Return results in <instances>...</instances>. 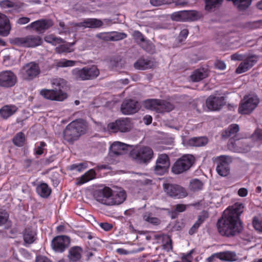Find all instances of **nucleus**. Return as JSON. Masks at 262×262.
Returning <instances> with one entry per match:
<instances>
[{
    "label": "nucleus",
    "mask_w": 262,
    "mask_h": 262,
    "mask_svg": "<svg viewBox=\"0 0 262 262\" xmlns=\"http://www.w3.org/2000/svg\"><path fill=\"white\" fill-rule=\"evenodd\" d=\"M244 208L242 203H236L224 211L216 224L220 235L231 237L241 232L242 226L240 216L244 211Z\"/></svg>",
    "instance_id": "f257e3e1"
},
{
    "label": "nucleus",
    "mask_w": 262,
    "mask_h": 262,
    "mask_svg": "<svg viewBox=\"0 0 262 262\" xmlns=\"http://www.w3.org/2000/svg\"><path fill=\"white\" fill-rule=\"evenodd\" d=\"M87 129L86 122L82 119H77L69 123L63 132V138L64 141L69 143L77 140Z\"/></svg>",
    "instance_id": "f03ea898"
},
{
    "label": "nucleus",
    "mask_w": 262,
    "mask_h": 262,
    "mask_svg": "<svg viewBox=\"0 0 262 262\" xmlns=\"http://www.w3.org/2000/svg\"><path fill=\"white\" fill-rule=\"evenodd\" d=\"M54 89L52 90L43 89L40 92V94L45 98L50 100L62 101L67 96L62 89L66 85V81L61 78H55L52 81Z\"/></svg>",
    "instance_id": "7ed1b4c3"
},
{
    "label": "nucleus",
    "mask_w": 262,
    "mask_h": 262,
    "mask_svg": "<svg viewBox=\"0 0 262 262\" xmlns=\"http://www.w3.org/2000/svg\"><path fill=\"white\" fill-rule=\"evenodd\" d=\"M99 70L95 65L86 66L82 69L75 68L72 71L73 77L77 80L94 79L99 76Z\"/></svg>",
    "instance_id": "20e7f679"
},
{
    "label": "nucleus",
    "mask_w": 262,
    "mask_h": 262,
    "mask_svg": "<svg viewBox=\"0 0 262 262\" xmlns=\"http://www.w3.org/2000/svg\"><path fill=\"white\" fill-rule=\"evenodd\" d=\"M154 151L148 146H143L139 148L134 149L130 152V157L137 162L147 163L153 158Z\"/></svg>",
    "instance_id": "39448f33"
},
{
    "label": "nucleus",
    "mask_w": 262,
    "mask_h": 262,
    "mask_svg": "<svg viewBox=\"0 0 262 262\" xmlns=\"http://www.w3.org/2000/svg\"><path fill=\"white\" fill-rule=\"evenodd\" d=\"M259 99L257 96L248 95L245 96L239 104L238 112L241 114L251 113L259 103Z\"/></svg>",
    "instance_id": "423d86ee"
},
{
    "label": "nucleus",
    "mask_w": 262,
    "mask_h": 262,
    "mask_svg": "<svg viewBox=\"0 0 262 262\" xmlns=\"http://www.w3.org/2000/svg\"><path fill=\"white\" fill-rule=\"evenodd\" d=\"M128 146V144L119 141L114 142L110 147L108 158L111 160L119 161L123 155L127 152Z\"/></svg>",
    "instance_id": "0eeeda50"
},
{
    "label": "nucleus",
    "mask_w": 262,
    "mask_h": 262,
    "mask_svg": "<svg viewBox=\"0 0 262 262\" xmlns=\"http://www.w3.org/2000/svg\"><path fill=\"white\" fill-rule=\"evenodd\" d=\"M203 17L201 12L196 10L181 11L174 12L171 18L175 21H196Z\"/></svg>",
    "instance_id": "6e6552de"
},
{
    "label": "nucleus",
    "mask_w": 262,
    "mask_h": 262,
    "mask_svg": "<svg viewBox=\"0 0 262 262\" xmlns=\"http://www.w3.org/2000/svg\"><path fill=\"white\" fill-rule=\"evenodd\" d=\"M41 73L38 63L32 61L26 63L21 70L23 78L26 80H32L38 77Z\"/></svg>",
    "instance_id": "1a4fd4ad"
},
{
    "label": "nucleus",
    "mask_w": 262,
    "mask_h": 262,
    "mask_svg": "<svg viewBox=\"0 0 262 262\" xmlns=\"http://www.w3.org/2000/svg\"><path fill=\"white\" fill-rule=\"evenodd\" d=\"M132 127L131 120L128 118L118 119L115 122L108 124L107 126V129L113 133L128 132L130 131Z\"/></svg>",
    "instance_id": "9d476101"
},
{
    "label": "nucleus",
    "mask_w": 262,
    "mask_h": 262,
    "mask_svg": "<svg viewBox=\"0 0 262 262\" xmlns=\"http://www.w3.org/2000/svg\"><path fill=\"white\" fill-rule=\"evenodd\" d=\"M163 188L168 195L174 199L184 198L188 194L186 189L178 185L164 184Z\"/></svg>",
    "instance_id": "9b49d317"
},
{
    "label": "nucleus",
    "mask_w": 262,
    "mask_h": 262,
    "mask_svg": "<svg viewBox=\"0 0 262 262\" xmlns=\"http://www.w3.org/2000/svg\"><path fill=\"white\" fill-rule=\"evenodd\" d=\"M70 238L66 235H58L51 241V247L56 252L62 253L69 247Z\"/></svg>",
    "instance_id": "f8f14e48"
},
{
    "label": "nucleus",
    "mask_w": 262,
    "mask_h": 262,
    "mask_svg": "<svg viewBox=\"0 0 262 262\" xmlns=\"http://www.w3.org/2000/svg\"><path fill=\"white\" fill-rule=\"evenodd\" d=\"M112 189L107 186H104L102 189L96 190L94 192V199L100 203L110 206V199Z\"/></svg>",
    "instance_id": "ddd939ff"
},
{
    "label": "nucleus",
    "mask_w": 262,
    "mask_h": 262,
    "mask_svg": "<svg viewBox=\"0 0 262 262\" xmlns=\"http://www.w3.org/2000/svg\"><path fill=\"white\" fill-rule=\"evenodd\" d=\"M17 82L16 75L10 71L0 73V86L9 88L14 86Z\"/></svg>",
    "instance_id": "4468645a"
},
{
    "label": "nucleus",
    "mask_w": 262,
    "mask_h": 262,
    "mask_svg": "<svg viewBox=\"0 0 262 262\" xmlns=\"http://www.w3.org/2000/svg\"><path fill=\"white\" fill-rule=\"evenodd\" d=\"M53 25L51 19H41L35 21L27 26V28H31L38 33H42Z\"/></svg>",
    "instance_id": "2eb2a0df"
},
{
    "label": "nucleus",
    "mask_w": 262,
    "mask_h": 262,
    "mask_svg": "<svg viewBox=\"0 0 262 262\" xmlns=\"http://www.w3.org/2000/svg\"><path fill=\"white\" fill-rule=\"evenodd\" d=\"M206 104L210 111H219L225 104L224 97L210 96L206 101Z\"/></svg>",
    "instance_id": "dca6fc26"
},
{
    "label": "nucleus",
    "mask_w": 262,
    "mask_h": 262,
    "mask_svg": "<svg viewBox=\"0 0 262 262\" xmlns=\"http://www.w3.org/2000/svg\"><path fill=\"white\" fill-rule=\"evenodd\" d=\"M139 109L138 102L133 99L125 100L121 106V111L124 115L135 114Z\"/></svg>",
    "instance_id": "f3484780"
},
{
    "label": "nucleus",
    "mask_w": 262,
    "mask_h": 262,
    "mask_svg": "<svg viewBox=\"0 0 262 262\" xmlns=\"http://www.w3.org/2000/svg\"><path fill=\"white\" fill-rule=\"evenodd\" d=\"M126 198V192L122 188H119L116 190H112L110 206L120 205L124 202Z\"/></svg>",
    "instance_id": "a211bd4d"
},
{
    "label": "nucleus",
    "mask_w": 262,
    "mask_h": 262,
    "mask_svg": "<svg viewBox=\"0 0 262 262\" xmlns=\"http://www.w3.org/2000/svg\"><path fill=\"white\" fill-rule=\"evenodd\" d=\"M257 61V58L255 56L248 57L239 64L236 70V72L238 74H241L247 71L256 63Z\"/></svg>",
    "instance_id": "6ab92c4d"
},
{
    "label": "nucleus",
    "mask_w": 262,
    "mask_h": 262,
    "mask_svg": "<svg viewBox=\"0 0 262 262\" xmlns=\"http://www.w3.org/2000/svg\"><path fill=\"white\" fill-rule=\"evenodd\" d=\"M235 254L232 252H224L214 253L207 258L208 262H214L215 258L220 259L222 260L232 261L235 260Z\"/></svg>",
    "instance_id": "aec40b11"
},
{
    "label": "nucleus",
    "mask_w": 262,
    "mask_h": 262,
    "mask_svg": "<svg viewBox=\"0 0 262 262\" xmlns=\"http://www.w3.org/2000/svg\"><path fill=\"white\" fill-rule=\"evenodd\" d=\"M103 22L97 18H86L83 21L76 23L75 26L78 27H83L84 28H98L103 25Z\"/></svg>",
    "instance_id": "412c9836"
},
{
    "label": "nucleus",
    "mask_w": 262,
    "mask_h": 262,
    "mask_svg": "<svg viewBox=\"0 0 262 262\" xmlns=\"http://www.w3.org/2000/svg\"><path fill=\"white\" fill-rule=\"evenodd\" d=\"M155 62L149 58H140L134 64L136 69L139 70H145L152 68L155 66Z\"/></svg>",
    "instance_id": "4be33fe9"
},
{
    "label": "nucleus",
    "mask_w": 262,
    "mask_h": 262,
    "mask_svg": "<svg viewBox=\"0 0 262 262\" xmlns=\"http://www.w3.org/2000/svg\"><path fill=\"white\" fill-rule=\"evenodd\" d=\"M83 249L79 246L72 247L69 250L68 258L71 262H77L80 260Z\"/></svg>",
    "instance_id": "5701e85b"
},
{
    "label": "nucleus",
    "mask_w": 262,
    "mask_h": 262,
    "mask_svg": "<svg viewBox=\"0 0 262 262\" xmlns=\"http://www.w3.org/2000/svg\"><path fill=\"white\" fill-rule=\"evenodd\" d=\"M96 173L94 169H91L81 177L77 178L76 183L77 185H81L96 178Z\"/></svg>",
    "instance_id": "b1692460"
},
{
    "label": "nucleus",
    "mask_w": 262,
    "mask_h": 262,
    "mask_svg": "<svg viewBox=\"0 0 262 262\" xmlns=\"http://www.w3.org/2000/svg\"><path fill=\"white\" fill-rule=\"evenodd\" d=\"M11 29L9 20L5 15H0V35L7 36Z\"/></svg>",
    "instance_id": "393cba45"
},
{
    "label": "nucleus",
    "mask_w": 262,
    "mask_h": 262,
    "mask_svg": "<svg viewBox=\"0 0 262 262\" xmlns=\"http://www.w3.org/2000/svg\"><path fill=\"white\" fill-rule=\"evenodd\" d=\"M17 107L14 105H6L0 109V117L7 119L12 116L17 111Z\"/></svg>",
    "instance_id": "a878e982"
},
{
    "label": "nucleus",
    "mask_w": 262,
    "mask_h": 262,
    "mask_svg": "<svg viewBox=\"0 0 262 262\" xmlns=\"http://www.w3.org/2000/svg\"><path fill=\"white\" fill-rule=\"evenodd\" d=\"M27 48H34L40 46L42 40L40 36L37 35H28L26 36Z\"/></svg>",
    "instance_id": "bb28decb"
},
{
    "label": "nucleus",
    "mask_w": 262,
    "mask_h": 262,
    "mask_svg": "<svg viewBox=\"0 0 262 262\" xmlns=\"http://www.w3.org/2000/svg\"><path fill=\"white\" fill-rule=\"evenodd\" d=\"M39 195L43 198H48L51 193V188L45 183L39 184L36 188Z\"/></svg>",
    "instance_id": "cd10ccee"
},
{
    "label": "nucleus",
    "mask_w": 262,
    "mask_h": 262,
    "mask_svg": "<svg viewBox=\"0 0 262 262\" xmlns=\"http://www.w3.org/2000/svg\"><path fill=\"white\" fill-rule=\"evenodd\" d=\"M36 232L30 227L26 228L23 234V238L26 244H31L35 241Z\"/></svg>",
    "instance_id": "c85d7f7f"
},
{
    "label": "nucleus",
    "mask_w": 262,
    "mask_h": 262,
    "mask_svg": "<svg viewBox=\"0 0 262 262\" xmlns=\"http://www.w3.org/2000/svg\"><path fill=\"white\" fill-rule=\"evenodd\" d=\"M239 129V126L236 124H232L222 133V136L224 138L229 137L234 138Z\"/></svg>",
    "instance_id": "c756f323"
},
{
    "label": "nucleus",
    "mask_w": 262,
    "mask_h": 262,
    "mask_svg": "<svg viewBox=\"0 0 262 262\" xmlns=\"http://www.w3.org/2000/svg\"><path fill=\"white\" fill-rule=\"evenodd\" d=\"M207 76V70L202 68L195 70L191 75L190 77L193 81L198 82L206 78Z\"/></svg>",
    "instance_id": "7c9ffc66"
},
{
    "label": "nucleus",
    "mask_w": 262,
    "mask_h": 262,
    "mask_svg": "<svg viewBox=\"0 0 262 262\" xmlns=\"http://www.w3.org/2000/svg\"><path fill=\"white\" fill-rule=\"evenodd\" d=\"M172 2L174 3L176 5H185L187 3L186 0H150V3L154 6L169 4Z\"/></svg>",
    "instance_id": "2f4dec72"
},
{
    "label": "nucleus",
    "mask_w": 262,
    "mask_h": 262,
    "mask_svg": "<svg viewBox=\"0 0 262 262\" xmlns=\"http://www.w3.org/2000/svg\"><path fill=\"white\" fill-rule=\"evenodd\" d=\"M208 143V139L205 137H193L187 141V144L191 146L200 147L205 146Z\"/></svg>",
    "instance_id": "473e14b6"
},
{
    "label": "nucleus",
    "mask_w": 262,
    "mask_h": 262,
    "mask_svg": "<svg viewBox=\"0 0 262 262\" xmlns=\"http://www.w3.org/2000/svg\"><path fill=\"white\" fill-rule=\"evenodd\" d=\"M159 99H148L144 101V105L147 109L159 113Z\"/></svg>",
    "instance_id": "72a5a7b5"
},
{
    "label": "nucleus",
    "mask_w": 262,
    "mask_h": 262,
    "mask_svg": "<svg viewBox=\"0 0 262 262\" xmlns=\"http://www.w3.org/2000/svg\"><path fill=\"white\" fill-rule=\"evenodd\" d=\"M143 219L144 221L148 222L153 225H159L161 223V220L152 215V213L150 212H145L143 214Z\"/></svg>",
    "instance_id": "f704fd0d"
},
{
    "label": "nucleus",
    "mask_w": 262,
    "mask_h": 262,
    "mask_svg": "<svg viewBox=\"0 0 262 262\" xmlns=\"http://www.w3.org/2000/svg\"><path fill=\"white\" fill-rule=\"evenodd\" d=\"M173 108L174 106L170 102L165 100H160L159 113H163L165 112H169Z\"/></svg>",
    "instance_id": "c9c22d12"
},
{
    "label": "nucleus",
    "mask_w": 262,
    "mask_h": 262,
    "mask_svg": "<svg viewBox=\"0 0 262 262\" xmlns=\"http://www.w3.org/2000/svg\"><path fill=\"white\" fill-rule=\"evenodd\" d=\"M25 135L23 132L17 133L12 139L13 143L16 146L22 147L25 144Z\"/></svg>",
    "instance_id": "e433bc0d"
},
{
    "label": "nucleus",
    "mask_w": 262,
    "mask_h": 262,
    "mask_svg": "<svg viewBox=\"0 0 262 262\" xmlns=\"http://www.w3.org/2000/svg\"><path fill=\"white\" fill-rule=\"evenodd\" d=\"M212 162L216 164H230L232 162V159L230 156L221 155L212 158Z\"/></svg>",
    "instance_id": "4c0bfd02"
},
{
    "label": "nucleus",
    "mask_w": 262,
    "mask_h": 262,
    "mask_svg": "<svg viewBox=\"0 0 262 262\" xmlns=\"http://www.w3.org/2000/svg\"><path fill=\"white\" fill-rule=\"evenodd\" d=\"M195 158L192 155H184L178 159L174 164H194Z\"/></svg>",
    "instance_id": "58836bf2"
},
{
    "label": "nucleus",
    "mask_w": 262,
    "mask_h": 262,
    "mask_svg": "<svg viewBox=\"0 0 262 262\" xmlns=\"http://www.w3.org/2000/svg\"><path fill=\"white\" fill-rule=\"evenodd\" d=\"M203 185V183L201 180L194 179L190 182L189 188L191 191L195 192L202 190Z\"/></svg>",
    "instance_id": "ea45409f"
},
{
    "label": "nucleus",
    "mask_w": 262,
    "mask_h": 262,
    "mask_svg": "<svg viewBox=\"0 0 262 262\" xmlns=\"http://www.w3.org/2000/svg\"><path fill=\"white\" fill-rule=\"evenodd\" d=\"M193 165H173L171 170L175 174L181 173L188 170Z\"/></svg>",
    "instance_id": "a19ab883"
},
{
    "label": "nucleus",
    "mask_w": 262,
    "mask_h": 262,
    "mask_svg": "<svg viewBox=\"0 0 262 262\" xmlns=\"http://www.w3.org/2000/svg\"><path fill=\"white\" fill-rule=\"evenodd\" d=\"M229 165H217L216 168L217 173L222 177L228 176L230 171Z\"/></svg>",
    "instance_id": "79ce46f5"
},
{
    "label": "nucleus",
    "mask_w": 262,
    "mask_h": 262,
    "mask_svg": "<svg viewBox=\"0 0 262 262\" xmlns=\"http://www.w3.org/2000/svg\"><path fill=\"white\" fill-rule=\"evenodd\" d=\"M127 34L124 33H120L117 32H112L106 39L110 41H118L125 38Z\"/></svg>",
    "instance_id": "37998d69"
},
{
    "label": "nucleus",
    "mask_w": 262,
    "mask_h": 262,
    "mask_svg": "<svg viewBox=\"0 0 262 262\" xmlns=\"http://www.w3.org/2000/svg\"><path fill=\"white\" fill-rule=\"evenodd\" d=\"M75 64V61L63 59L55 62V66L57 68L68 67L74 66Z\"/></svg>",
    "instance_id": "c03bdc74"
},
{
    "label": "nucleus",
    "mask_w": 262,
    "mask_h": 262,
    "mask_svg": "<svg viewBox=\"0 0 262 262\" xmlns=\"http://www.w3.org/2000/svg\"><path fill=\"white\" fill-rule=\"evenodd\" d=\"M45 40L54 46H56L57 44H60L64 42L62 38L55 37L52 35L45 37Z\"/></svg>",
    "instance_id": "a18cd8bd"
},
{
    "label": "nucleus",
    "mask_w": 262,
    "mask_h": 262,
    "mask_svg": "<svg viewBox=\"0 0 262 262\" xmlns=\"http://www.w3.org/2000/svg\"><path fill=\"white\" fill-rule=\"evenodd\" d=\"M223 0H205V10L210 11L212 9L215 8L220 4Z\"/></svg>",
    "instance_id": "49530a36"
},
{
    "label": "nucleus",
    "mask_w": 262,
    "mask_h": 262,
    "mask_svg": "<svg viewBox=\"0 0 262 262\" xmlns=\"http://www.w3.org/2000/svg\"><path fill=\"white\" fill-rule=\"evenodd\" d=\"M10 42L13 45L26 47V37H15L10 39Z\"/></svg>",
    "instance_id": "de8ad7c7"
},
{
    "label": "nucleus",
    "mask_w": 262,
    "mask_h": 262,
    "mask_svg": "<svg viewBox=\"0 0 262 262\" xmlns=\"http://www.w3.org/2000/svg\"><path fill=\"white\" fill-rule=\"evenodd\" d=\"M252 224L254 228L257 231L262 232V219L254 216L253 219Z\"/></svg>",
    "instance_id": "09e8293b"
},
{
    "label": "nucleus",
    "mask_w": 262,
    "mask_h": 262,
    "mask_svg": "<svg viewBox=\"0 0 262 262\" xmlns=\"http://www.w3.org/2000/svg\"><path fill=\"white\" fill-rule=\"evenodd\" d=\"M9 217V214L6 210L0 209V226L5 224Z\"/></svg>",
    "instance_id": "8fccbe9b"
},
{
    "label": "nucleus",
    "mask_w": 262,
    "mask_h": 262,
    "mask_svg": "<svg viewBox=\"0 0 262 262\" xmlns=\"http://www.w3.org/2000/svg\"><path fill=\"white\" fill-rule=\"evenodd\" d=\"M170 165H165L162 166L161 165H156L155 171L156 174L159 175L164 174L167 170Z\"/></svg>",
    "instance_id": "3c124183"
},
{
    "label": "nucleus",
    "mask_w": 262,
    "mask_h": 262,
    "mask_svg": "<svg viewBox=\"0 0 262 262\" xmlns=\"http://www.w3.org/2000/svg\"><path fill=\"white\" fill-rule=\"evenodd\" d=\"M46 146V143L44 142H40L39 143L36 144V147L34 149V153L36 155H41L43 153L45 147Z\"/></svg>",
    "instance_id": "603ef678"
},
{
    "label": "nucleus",
    "mask_w": 262,
    "mask_h": 262,
    "mask_svg": "<svg viewBox=\"0 0 262 262\" xmlns=\"http://www.w3.org/2000/svg\"><path fill=\"white\" fill-rule=\"evenodd\" d=\"M169 164V159L166 154L159 155L156 161V164Z\"/></svg>",
    "instance_id": "864d4df0"
},
{
    "label": "nucleus",
    "mask_w": 262,
    "mask_h": 262,
    "mask_svg": "<svg viewBox=\"0 0 262 262\" xmlns=\"http://www.w3.org/2000/svg\"><path fill=\"white\" fill-rule=\"evenodd\" d=\"M111 64L116 68H121L124 64V61L120 57H116L111 61Z\"/></svg>",
    "instance_id": "5fc2aeb1"
},
{
    "label": "nucleus",
    "mask_w": 262,
    "mask_h": 262,
    "mask_svg": "<svg viewBox=\"0 0 262 262\" xmlns=\"http://www.w3.org/2000/svg\"><path fill=\"white\" fill-rule=\"evenodd\" d=\"M165 242L164 244V248L167 251H170L172 250V239L168 235H167L164 238Z\"/></svg>",
    "instance_id": "6e6d98bb"
},
{
    "label": "nucleus",
    "mask_w": 262,
    "mask_h": 262,
    "mask_svg": "<svg viewBox=\"0 0 262 262\" xmlns=\"http://www.w3.org/2000/svg\"><path fill=\"white\" fill-rule=\"evenodd\" d=\"M70 45H61L55 48L56 53L61 54L64 52H70Z\"/></svg>",
    "instance_id": "4d7b16f0"
},
{
    "label": "nucleus",
    "mask_w": 262,
    "mask_h": 262,
    "mask_svg": "<svg viewBox=\"0 0 262 262\" xmlns=\"http://www.w3.org/2000/svg\"><path fill=\"white\" fill-rule=\"evenodd\" d=\"M251 138L255 141H261L262 140V130L256 129L252 134Z\"/></svg>",
    "instance_id": "13d9d810"
},
{
    "label": "nucleus",
    "mask_w": 262,
    "mask_h": 262,
    "mask_svg": "<svg viewBox=\"0 0 262 262\" xmlns=\"http://www.w3.org/2000/svg\"><path fill=\"white\" fill-rule=\"evenodd\" d=\"M133 36L137 42L139 41L144 42L145 41L143 34L139 31H134L133 33Z\"/></svg>",
    "instance_id": "bf43d9fd"
},
{
    "label": "nucleus",
    "mask_w": 262,
    "mask_h": 262,
    "mask_svg": "<svg viewBox=\"0 0 262 262\" xmlns=\"http://www.w3.org/2000/svg\"><path fill=\"white\" fill-rule=\"evenodd\" d=\"M261 26H262V20H259L257 21L249 22L248 24L247 27L251 29H255L260 28Z\"/></svg>",
    "instance_id": "052dcab7"
},
{
    "label": "nucleus",
    "mask_w": 262,
    "mask_h": 262,
    "mask_svg": "<svg viewBox=\"0 0 262 262\" xmlns=\"http://www.w3.org/2000/svg\"><path fill=\"white\" fill-rule=\"evenodd\" d=\"M188 30L187 29L182 30L178 36V39L179 42H182L187 37Z\"/></svg>",
    "instance_id": "680f3d73"
},
{
    "label": "nucleus",
    "mask_w": 262,
    "mask_h": 262,
    "mask_svg": "<svg viewBox=\"0 0 262 262\" xmlns=\"http://www.w3.org/2000/svg\"><path fill=\"white\" fill-rule=\"evenodd\" d=\"M99 226L105 231L111 230L113 227L112 224L106 222L100 223Z\"/></svg>",
    "instance_id": "e2e57ef3"
},
{
    "label": "nucleus",
    "mask_w": 262,
    "mask_h": 262,
    "mask_svg": "<svg viewBox=\"0 0 262 262\" xmlns=\"http://www.w3.org/2000/svg\"><path fill=\"white\" fill-rule=\"evenodd\" d=\"M215 67L221 70H224L226 68V64L223 61L217 60L214 63Z\"/></svg>",
    "instance_id": "0e129e2a"
},
{
    "label": "nucleus",
    "mask_w": 262,
    "mask_h": 262,
    "mask_svg": "<svg viewBox=\"0 0 262 262\" xmlns=\"http://www.w3.org/2000/svg\"><path fill=\"white\" fill-rule=\"evenodd\" d=\"M209 217V213L208 211L206 210H203L202 211L201 214L198 216V219L199 220H201L203 223L205 221V220Z\"/></svg>",
    "instance_id": "69168bd1"
},
{
    "label": "nucleus",
    "mask_w": 262,
    "mask_h": 262,
    "mask_svg": "<svg viewBox=\"0 0 262 262\" xmlns=\"http://www.w3.org/2000/svg\"><path fill=\"white\" fill-rule=\"evenodd\" d=\"M1 6L4 8H11L13 6V3L9 1H3L0 3Z\"/></svg>",
    "instance_id": "338daca9"
},
{
    "label": "nucleus",
    "mask_w": 262,
    "mask_h": 262,
    "mask_svg": "<svg viewBox=\"0 0 262 262\" xmlns=\"http://www.w3.org/2000/svg\"><path fill=\"white\" fill-rule=\"evenodd\" d=\"M35 262H52L48 257L44 256H37L36 257Z\"/></svg>",
    "instance_id": "774afa93"
}]
</instances>
